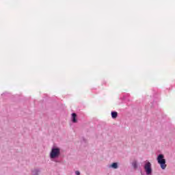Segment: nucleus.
<instances>
[{
	"mask_svg": "<svg viewBox=\"0 0 175 175\" xmlns=\"http://www.w3.org/2000/svg\"><path fill=\"white\" fill-rule=\"evenodd\" d=\"M59 155H61V148L57 146H53L49 157L51 159H57V158H59Z\"/></svg>",
	"mask_w": 175,
	"mask_h": 175,
	"instance_id": "nucleus-1",
	"label": "nucleus"
},
{
	"mask_svg": "<svg viewBox=\"0 0 175 175\" xmlns=\"http://www.w3.org/2000/svg\"><path fill=\"white\" fill-rule=\"evenodd\" d=\"M157 163L160 165V167L162 169V170H165L167 166V165H166V159H165V155L159 154L157 156Z\"/></svg>",
	"mask_w": 175,
	"mask_h": 175,
	"instance_id": "nucleus-2",
	"label": "nucleus"
},
{
	"mask_svg": "<svg viewBox=\"0 0 175 175\" xmlns=\"http://www.w3.org/2000/svg\"><path fill=\"white\" fill-rule=\"evenodd\" d=\"M144 169L146 172V175H152V164L150 161H148L145 163V165L144 166Z\"/></svg>",
	"mask_w": 175,
	"mask_h": 175,
	"instance_id": "nucleus-3",
	"label": "nucleus"
},
{
	"mask_svg": "<svg viewBox=\"0 0 175 175\" xmlns=\"http://www.w3.org/2000/svg\"><path fill=\"white\" fill-rule=\"evenodd\" d=\"M40 173V169L39 168H34L31 170V175H39Z\"/></svg>",
	"mask_w": 175,
	"mask_h": 175,
	"instance_id": "nucleus-4",
	"label": "nucleus"
},
{
	"mask_svg": "<svg viewBox=\"0 0 175 175\" xmlns=\"http://www.w3.org/2000/svg\"><path fill=\"white\" fill-rule=\"evenodd\" d=\"M109 167V169H118V163H112Z\"/></svg>",
	"mask_w": 175,
	"mask_h": 175,
	"instance_id": "nucleus-5",
	"label": "nucleus"
},
{
	"mask_svg": "<svg viewBox=\"0 0 175 175\" xmlns=\"http://www.w3.org/2000/svg\"><path fill=\"white\" fill-rule=\"evenodd\" d=\"M77 117V114H76V113H72V121L74 123L77 122V119H76Z\"/></svg>",
	"mask_w": 175,
	"mask_h": 175,
	"instance_id": "nucleus-6",
	"label": "nucleus"
},
{
	"mask_svg": "<svg viewBox=\"0 0 175 175\" xmlns=\"http://www.w3.org/2000/svg\"><path fill=\"white\" fill-rule=\"evenodd\" d=\"M111 117L112 118H116L117 117H118V113H117V111H112L111 113Z\"/></svg>",
	"mask_w": 175,
	"mask_h": 175,
	"instance_id": "nucleus-7",
	"label": "nucleus"
},
{
	"mask_svg": "<svg viewBox=\"0 0 175 175\" xmlns=\"http://www.w3.org/2000/svg\"><path fill=\"white\" fill-rule=\"evenodd\" d=\"M132 166L135 170L137 169V161H133L132 163Z\"/></svg>",
	"mask_w": 175,
	"mask_h": 175,
	"instance_id": "nucleus-8",
	"label": "nucleus"
},
{
	"mask_svg": "<svg viewBox=\"0 0 175 175\" xmlns=\"http://www.w3.org/2000/svg\"><path fill=\"white\" fill-rule=\"evenodd\" d=\"M75 174L76 175H80V172L79 171H75Z\"/></svg>",
	"mask_w": 175,
	"mask_h": 175,
	"instance_id": "nucleus-9",
	"label": "nucleus"
}]
</instances>
